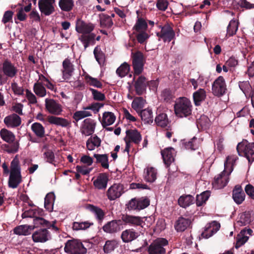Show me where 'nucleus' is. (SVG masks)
<instances>
[{"label": "nucleus", "instance_id": "obj_1", "mask_svg": "<svg viewBox=\"0 0 254 254\" xmlns=\"http://www.w3.org/2000/svg\"><path fill=\"white\" fill-rule=\"evenodd\" d=\"M94 29L95 25L91 22H85L81 19L76 21L75 30L81 34L78 39L83 44L85 49L95 43L96 34L93 32Z\"/></svg>", "mask_w": 254, "mask_h": 254}, {"label": "nucleus", "instance_id": "obj_2", "mask_svg": "<svg viewBox=\"0 0 254 254\" xmlns=\"http://www.w3.org/2000/svg\"><path fill=\"white\" fill-rule=\"evenodd\" d=\"M238 159L236 155H230L226 158L224 163V170L214 177L212 186L215 189H221L225 187L229 180V175L233 171L234 166Z\"/></svg>", "mask_w": 254, "mask_h": 254}, {"label": "nucleus", "instance_id": "obj_3", "mask_svg": "<svg viewBox=\"0 0 254 254\" xmlns=\"http://www.w3.org/2000/svg\"><path fill=\"white\" fill-rule=\"evenodd\" d=\"M3 173L4 175L9 174L8 187L12 189L16 188L22 182L20 162L17 156H16L10 163V170L5 163L2 165Z\"/></svg>", "mask_w": 254, "mask_h": 254}, {"label": "nucleus", "instance_id": "obj_4", "mask_svg": "<svg viewBox=\"0 0 254 254\" xmlns=\"http://www.w3.org/2000/svg\"><path fill=\"white\" fill-rule=\"evenodd\" d=\"M176 116L180 118L187 117L191 114L192 105L190 101L186 97L177 99L174 105Z\"/></svg>", "mask_w": 254, "mask_h": 254}, {"label": "nucleus", "instance_id": "obj_5", "mask_svg": "<svg viewBox=\"0 0 254 254\" xmlns=\"http://www.w3.org/2000/svg\"><path fill=\"white\" fill-rule=\"evenodd\" d=\"M237 150L239 155L245 156L249 162L254 161V142L242 141L237 145Z\"/></svg>", "mask_w": 254, "mask_h": 254}, {"label": "nucleus", "instance_id": "obj_6", "mask_svg": "<svg viewBox=\"0 0 254 254\" xmlns=\"http://www.w3.org/2000/svg\"><path fill=\"white\" fill-rule=\"evenodd\" d=\"M64 251L69 254H85L86 253V249L77 240L68 241L65 244Z\"/></svg>", "mask_w": 254, "mask_h": 254}, {"label": "nucleus", "instance_id": "obj_7", "mask_svg": "<svg viewBox=\"0 0 254 254\" xmlns=\"http://www.w3.org/2000/svg\"><path fill=\"white\" fill-rule=\"evenodd\" d=\"M126 191L125 186L121 183H115L109 188L106 195L110 200L119 198Z\"/></svg>", "mask_w": 254, "mask_h": 254}, {"label": "nucleus", "instance_id": "obj_8", "mask_svg": "<svg viewBox=\"0 0 254 254\" xmlns=\"http://www.w3.org/2000/svg\"><path fill=\"white\" fill-rule=\"evenodd\" d=\"M126 134L128 140H126V147L124 151L128 153L131 142L135 144H139L142 140V136L140 132L136 129L127 130Z\"/></svg>", "mask_w": 254, "mask_h": 254}, {"label": "nucleus", "instance_id": "obj_9", "mask_svg": "<svg viewBox=\"0 0 254 254\" xmlns=\"http://www.w3.org/2000/svg\"><path fill=\"white\" fill-rule=\"evenodd\" d=\"M226 84L225 79L223 76H219L212 84V93L215 96L221 97L226 93Z\"/></svg>", "mask_w": 254, "mask_h": 254}, {"label": "nucleus", "instance_id": "obj_10", "mask_svg": "<svg viewBox=\"0 0 254 254\" xmlns=\"http://www.w3.org/2000/svg\"><path fill=\"white\" fill-rule=\"evenodd\" d=\"M168 244V241L164 238H158L149 246V254H164L165 250L164 247Z\"/></svg>", "mask_w": 254, "mask_h": 254}, {"label": "nucleus", "instance_id": "obj_11", "mask_svg": "<svg viewBox=\"0 0 254 254\" xmlns=\"http://www.w3.org/2000/svg\"><path fill=\"white\" fill-rule=\"evenodd\" d=\"M46 110L51 114L59 116L61 115L63 110L61 104L58 101L51 98L45 100Z\"/></svg>", "mask_w": 254, "mask_h": 254}, {"label": "nucleus", "instance_id": "obj_12", "mask_svg": "<svg viewBox=\"0 0 254 254\" xmlns=\"http://www.w3.org/2000/svg\"><path fill=\"white\" fill-rule=\"evenodd\" d=\"M132 66L134 71V74H140L143 70L144 59L143 55L140 52L132 53Z\"/></svg>", "mask_w": 254, "mask_h": 254}, {"label": "nucleus", "instance_id": "obj_13", "mask_svg": "<svg viewBox=\"0 0 254 254\" xmlns=\"http://www.w3.org/2000/svg\"><path fill=\"white\" fill-rule=\"evenodd\" d=\"M157 35L164 42H170L174 38L175 33L172 27L167 24L161 27V31L157 33Z\"/></svg>", "mask_w": 254, "mask_h": 254}, {"label": "nucleus", "instance_id": "obj_14", "mask_svg": "<svg viewBox=\"0 0 254 254\" xmlns=\"http://www.w3.org/2000/svg\"><path fill=\"white\" fill-rule=\"evenodd\" d=\"M150 203L149 200L146 197H140L131 199L128 204V208L132 210H141L147 207Z\"/></svg>", "mask_w": 254, "mask_h": 254}, {"label": "nucleus", "instance_id": "obj_15", "mask_svg": "<svg viewBox=\"0 0 254 254\" xmlns=\"http://www.w3.org/2000/svg\"><path fill=\"white\" fill-rule=\"evenodd\" d=\"M96 122L95 120L87 118L82 122L80 131L82 134L85 136L92 135L95 131Z\"/></svg>", "mask_w": 254, "mask_h": 254}, {"label": "nucleus", "instance_id": "obj_16", "mask_svg": "<svg viewBox=\"0 0 254 254\" xmlns=\"http://www.w3.org/2000/svg\"><path fill=\"white\" fill-rule=\"evenodd\" d=\"M55 0H40L38 2L39 9L45 15H49L55 10Z\"/></svg>", "mask_w": 254, "mask_h": 254}, {"label": "nucleus", "instance_id": "obj_17", "mask_svg": "<svg viewBox=\"0 0 254 254\" xmlns=\"http://www.w3.org/2000/svg\"><path fill=\"white\" fill-rule=\"evenodd\" d=\"M74 70V66L70 59H65L63 62V78L65 80H69L73 75Z\"/></svg>", "mask_w": 254, "mask_h": 254}, {"label": "nucleus", "instance_id": "obj_18", "mask_svg": "<svg viewBox=\"0 0 254 254\" xmlns=\"http://www.w3.org/2000/svg\"><path fill=\"white\" fill-rule=\"evenodd\" d=\"M253 232L251 229H244L241 230L236 237V248L238 249L244 245L248 241L250 236L252 235Z\"/></svg>", "mask_w": 254, "mask_h": 254}, {"label": "nucleus", "instance_id": "obj_19", "mask_svg": "<svg viewBox=\"0 0 254 254\" xmlns=\"http://www.w3.org/2000/svg\"><path fill=\"white\" fill-rule=\"evenodd\" d=\"M220 225L216 221H212L207 224L205 227L204 231L202 233V237L208 239L216 233L220 229Z\"/></svg>", "mask_w": 254, "mask_h": 254}, {"label": "nucleus", "instance_id": "obj_20", "mask_svg": "<svg viewBox=\"0 0 254 254\" xmlns=\"http://www.w3.org/2000/svg\"><path fill=\"white\" fill-rule=\"evenodd\" d=\"M50 238V233L46 229H39L32 234V239L34 242L44 243L49 240Z\"/></svg>", "mask_w": 254, "mask_h": 254}, {"label": "nucleus", "instance_id": "obj_21", "mask_svg": "<svg viewBox=\"0 0 254 254\" xmlns=\"http://www.w3.org/2000/svg\"><path fill=\"white\" fill-rule=\"evenodd\" d=\"M3 122L7 127L14 128L20 125L21 120L18 115L12 114L5 117Z\"/></svg>", "mask_w": 254, "mask_h": 254}, {"label": "nucleus", "instance_id": "obj_22", "mask_svg": "<svg viewBox=\"0 0 254 254\" xmlns=\"http://www.w3.org/2000/svg\"><path fill=\"white\" fill-rule=\"evenodd\" d=\"M108 181V175L106 173H101L93 181V185L98 190H104L107 187Z\"/></svg>", "mask_w": 254, "mask_h": 254}, {"label": "nucleus", "instance_id": "obj_23", "mask_svg": "<svg viewBox=\"0 0 254 254\" xmlns=\"http://www.w3.org/2000/svg\"><path fill=\"white\" fill-rule=\"evenodd\" d=\"M122 220L126 224L131 226L142 227L144 223L143 218L136 216L126 215L122 217Z\"/></svg>", "mask_w": 254, "mask_h": 254}, {"label": "nucleus", "instance_id": "obj_24", "mask_svg": "<svg viewBox=\"0 0 254 254\" xmlns=\"http://www.w3.org/2000/svg\"><path fill=\"white\" fill-rule=\"evenodd\" d=\"M175 150L173 148L169 147L165 149L161 152V154L164 163L167 167L174 161Z\"/></svg>", "mask_w": 254, "mask_h": 254}, {"label": "nucleus", "instance_id": "obj_25", "mask_svg": "<svg viewBox=\"0 0 254 254\" xmlns=\"http://www.w3.org/2000/svg\"><path fill=\"white\" fill-rule=\"evenodd\" d=\"M139 235L133 229H127L123 231L121 234V238L124 243H128L136 239Z\"/></svg>", "mask_w": 254, "mask_h": 254}, {"label": "nucleus", "instance_id": "obj_26", "mask_svg": "<svg viewBox=\"0 0 254 254\" xmlns=\"http://www.w3.org/2000/svg\"><path fill=\"white\" fill-rule=\"evenodd\" d=\"M147 86V81L145 77L139 76L134 83L135 92L137 95L143 94Z\"/></svg>", "mask_w": 254, "mask_h": 254}, {"label": "nucleus", "instance_id": "obj_27", "mask_svg": "<svg viewBox=\"0 0 254 254\" xmlns=\"http://www.w3.org/2000/svg\"><path fill=\"white\" fill-rule=\"evenodd\" d=\"M101 139L96 135L90 136L86 142L87 150L93 151L101 146Z\"/></svg>", "mask_w": 254, "mask_h": 254}, {"label": "nucleus", "instance_id": "obj_28", "mask_svg": "<svg viewBox=\"0 0 254 254\" xmlns=\"http://www.w3.org/2000/svg\"><path fill=\"white\" fill-rule=\"evenodd\" d=\"M233 198L238 204H241L245 200V194L241 186H236L233 190Z\"/></svg>", "mask_w": 254, "mask_h": 254}, {"label": "nucleus", "instance_id": "obj_29", "mask_svg": "<svg viewBox=\"0 0 254 254\" xmlns=\"http://www.w3.org/2000/svg\"><path fill=\"white\" fill-rule=\"evenodd\" d=\"M47 120L50 124L62 127H67L70 124V122L67 120L55 116H49Z\"/></svg>", "mask_w": 254, "mask_h": 254}, {"label": "nucleus", "instance_id": "obj_30", "mask_svg": "<svg viewBox=\"0 0 254 254\" xmlns=\"http://www.w3.org/2000/svg\"><path fill=\"white\" fill-rule=\"evenodd\" d=\"M120 221L113 220L108 222L103 227L104 232L108 233H114L120 230Z\"/></svg>", "mask_w": 254, "mask_h": 254}, {"label": "nucleus", "instance_id": "obj_31", "mask_svg": "<svg viewBox=\"0 0 254 254\" xmlns=\"http://www.w3.org/2000/svg\"><path fill=\"white\" fill-rule=\"evenodd\" d=\"M157 170L152 167H148L144 170V178L146 182L152 183L157 178Z\"/></svg>", "mask_w": 254, "mask_h": 254}, {"label": "nucleus", "instance_id": "obj_32", "mask_svg": "<svg viewBox=\"0 0 254 254\" xmlns=\"http://www.w3.org/2000/svg\"><path fill=\"white\" fill-rule=\"evenodd\" d=\"M34 229V227L32 225H22L16 227L13 229V232L18 235L27 236L30 234Z\"/></svg>", "mask_w": 254, "mask_h": 254}, {"label": "nucleus", "instance_id": "obj_33", "mask_svg": "<svg viewBox=\"0 0 254 254\" xmlns=\"http://www.w3.org/2000/svg\"><path fill=\"white\" fill-rule=\"evenodd\" d=\"M141 120L145 124H151L153 122V116L152 110L147 108L141 110L139 113Z\"/></svg>", "mask_w": 254, "mask_h": 254}, {"label": "nucleus", "instance_id": "obj_34", "mask_svg": "<svg viewBox=\"0 0 254 254\" xmlns=\"http://www.w3.org/2000/svg\"><path fill=\"white\" fill-rule=\"evenodd\" d=\"M190 221L188 218L180 217L175 224V228L177 232L185 231L190 225Z\"/></svg>", "mask_w": 254, "mask_h": 254}, {"label": "nucleus", "instance_id": "obj_35", "mask_svg": "<svg viewBox=\"0 0 254 254\" xmlns=\"http://www.w3.org/2000/svg\"><path fill=\"white\" fill-rule=\"evenodd\" d=\"M33 91L36 95L39 97L43 98L46 96L47 90L42 82L39 81L34 83Z\"/></svg>", "mask_w": 254, "mask_h": 254}, {"label": "nucleus", "instance_id": "obj_36", "mask_svg": "<svg viewBox=\"0 0 254 254\" xmlns=\"http://www.w3.org/2000/svg\"><path fill=\"white\" fill-rule=\"evenodd\" d=\"M116 116L110 112H106L103 113L101 124L104 127L112 125L115 121Z\"/></svg>", "mask_w": 254, "mask_h": 254}, {"label": "nucleus", "instance_id": "obj_37", "mask_svg": "<svg viewBox=\"0 0 254 254\" xmlns=\"http://www.w3.org/2000/svg\"><path fill=\"white\" fill-rule=\"evenodd\" d=\"M0 136L3 141L8 143H13L15 138L13 132L4 128L0 130Z\"/></svg>", "mask_w": 254, "mask_h": 254}, {"label": "nucleus", "instance_id": "obj_38", "mask_svg": "<svg viewBox=\"0 0 254 254\" xmlns=\"http://www.w3.org/2000/svg\"><path fill=\"white\" fill-rule=\"evenodd\" d=\"M31 128L34 134L38 137L42 138L45 135L44 127L39 123H34L32 124Z\"/></svg>", "mask_w": 254, "mask_h": 254}, {"label": "nucleus", "instance_id": "obj_39", "mask_svg": "<svg viewBox=\"0 0 254 254\" xmlns=\"http://www.w3.org/2000/svg\"><path fill=\"white\" fill-rule=\"evenodd\" d=\"M206 98V92L203 89H199L193 94L194 104L199 106Z\"/></svg>", "mask_w": 254, "mask_h": 254}, {"label": "nucleus", "instance_id": "obj_40", "mask_svg": "<svg viewBox=\"0 0 254 254\" xmlns=\"http://www.w3.org/2000/svg\"><path fill=\"white\" fill-rule=\"evenodd\" d=\"M251 222V214L248 212H244L239 215L236 224L239 226H244L249 224Z\"/></svg>", "mask_w": 254, "mask_h": 254}, {"label": "nucleus", "instance_id": "obj_41", "mask_svg": "<svg viewBox=\"0 0 254 254\" xmlns=\"http://www.w3.org/2000/svg\"><path fill=\"white\" fill-rule=\"evenodd\" d=\"M93 223L88 221L84 222H74L72 228L74 231L85 230L89 228Z\"/></svg>", "mask_w": 254, "mask_h": 254}, {"label": "nucleus", "instance_id": "obj_42", "mask_svg": "<svg viewBox=\"0 0 254 254\" xmlns=\"http://www.w3.org/2000/svg\"><path fill=\"white\" fill-rule=\"evenodd\" d=\"M87 209L94 214L97 219L102 221L104 217L105 213L102 209L92 204H89Z\"/></svg>", "mask_w": 254, "mask_h": 254}, {"label": "nucleus", "instance_id": "obj_43", "mask_svg": "<svg viewBox=\"0 0 254 254\" xmlns=\"http://www.w3.org/2000/svg\"><path fill=\"white\" fill-rule=\"evenodd\" d=\"M193 197L190 195H182L178 199L179 205L184 208L189 206L192 204Z\"/></svg>", "mask_w": 254, "mask_h": 254}, {"label": "nucleus", "instance_id": "obj_44", "mask_svg": "<svg viewBox=\"0 0 254 254\" xmlns=\"http://www.w3.org/2000/svg\"><path fill=\"white\" fill-rule=\"evenodd\" d=\"M55 198V195L52 192L48 193L45 198V208L49 211H52L53 209Z\"/></svg>", "mask_w": 254, "mask_h": 254}, {"label": "nucleus", "instance_id": "obj_45", "mask_svg": "<svg viewBox=\"0 0 254 254\" xmlns=\"http://www.w3.org/2000/svg\"><path fill=\"white\" fill-rule=\"evenodd\" d=\"M145 103V101L142 97L135 98L131 104L132 108L137 113H140V110L142 109Z\"/></svg>", "mask_w": 254, "mask_h": 254}, {"label": "nucleus", "instance_id": "obj_46", "mask_svg": "<svg viewBox=\"0 0 254 254\" xmlns=\"http://www.w3.org/2000/svg\"><path fill=\"white\" fill-rule=\"evenodd\" d=\"M97 163H100L102 167L105 169L109 168L108 157L107 154H94Z\"/></svg>", "mask_w": 254, "mask_h": 254}, {"label": "nucleus", "instance_id": "obj_47", "mask_svg": "<svg viewBox=\"0 0 254 254\" xmlns=\"http://www.w3.org/2000/svg\"><path fill=\"white\" fill-rule=\"evenodd\" d=\"M130 70V65L127 63L125 62L122 64L117 69V74L121 77L126 76Z\"/></svg>", "mask_w": 254, "mask_h": 254}, {"label": "nucleus", "instance_id": "obj_48", "mask_svg": "<svg viewBox=\"0 0 254 254\" xmlns=\"http://www.w3.org/2000/svg\"><path fill=\"white\" fill-rule=\"evenodd\" d=\"M210 195L209 191H205L199 195H197L196 204L198 206L202 205L206 202Z\"/></svg>", "mask_w": 254, "mask_h": 254}, {"label": "nucleus", "instance_id": "obj_49", "mask_svg": "<svg viewBox=\"0 0 254 254\" xmlns=\"http://www.w3.org/2000/svg\"><path fill=\"white\" fill-rule=\"evenodd\" d=\"M238 21L232 19L229 22V24L227 27V35L229 36H232L236 33L238 28Z\"/></svg>", "mask_w": 254, "mask_h": 254}, {"label": "nucleus", "instance_id": "obj_50", "mask_svg": "<svg viewBox=\"0 0 254 254\" xmlns=\"http://www.w3.org/2000/svg\"><path fill=\"white\" fill-rule=\"evenodd\" d=\"M147 27V24L145 20L139 18L133 27V29L137 32L145 31Z\"/></svg>", "mask_w": 254, "mask_h": 254}, {"label": "nucleus", "instance_id": "obj_51", "mask_svg": "<svg viewBox=\"0 0 254 254\" xmlns=\"http://www.w3.org/2000/svg\"><path fill=\"white\" fill-rule=\"evenodd\" d=\"M85 80L86 82L90 86L98 88L102 87V83L98 79L92 77L88 74L85 75Z\"/></svg>", "mask_w": 254, "mask_h": 254}, {"label": "nucleus", "instance_id": "obj_52", "mask_svg": "<svg viewBox=\"0 0 254 254\" xmlns=\"http://www.w3.org/2000/svg\"><path fill=\"white\" fill-rule=\"evenodd\" d=\"M156 124L161 127H165L168 124V119L166 114L162 113L158 115L155 119Z\"/></svg>", "mask_w": 254, "mask_h": 254}, {"label": "nucleus", "instance_id": "obj_53", "mask_svg": "<svg viewBox=\"0 0 254 254\" xmlns=\"http://www.w3.org/2000/svg\"><path fill=\"white\" fill-rule=\"evenodd\" d=\"M59 5L61 9L65 11H69L73 6V0H60Z\"/></svg>", "mask_w": 254, "mask_h": 254}, {"label": "nucleus", "instance_id": "obj_54", "mask_svg": "<svg viewBox=\"0 0 254 254\" xmlns=\"http://www.w3.org/2000/svg\"><path fill=\"white\" fill-rule=\"evenodd\" d=\"M91 115L92 114L90 112L84 109V110L76 111L73 115V119L76 122H78L84 118L91 116Z\"/></svg>", "mask_w": 254, "mask_h": 254}, {"label": "nucleus", "instance_id": "obj_55", "mask_svg": "<svg viewBox=\"0 0 254 254\" xmlns=\"http://www.w3.org/2000/svg\"><path fill=\"white\" fill-rule=\"evenodd\" d=\"M44 160L50 164L56 166V161L54 152L51 150H47L43 154Z\"/></svg>", "mask_w": 254, "mask_h": 254}, {"label": "nucleus", "instance_id": "obj_56", "mask_svg": "<svg viewBox=\"0 0 254 254\" xmlns=\"http://www.w3.org/2000/svg\"><path fill=\"white\" fill-rule=\"evenodd\" d=\"M239 86L246 96L251 95L252 92V87L249 81L240 82Z\"/></svg>", "mask_w": 254, "mask_h": 254}, {"label": "nucleus", "instance_id": "obj_57", "mask_svg": "<svg viewBox=\"0 0 254 254\" xmlns=\"http://www.w3.org/2000/svg\"><path fill=\"white\" fill-rule=\"evenodd\" d=\"M25 97L28 101V105L31 106L32 105H36L38 101L36 95L33 94L29 89L25 90Z\"/></svg>", "mask_w": 254, "mask_h": 254}, {"label": "nucleus", "instance_id": "obj_58", "mask_svg": "<svg viewBox=\"0 0 254 254\" xmlns=\"http://www.w3.org/2000/svg\"><path fill=\"white\" fill-rule=\"evenodd\" d=\"M11 88L14 95L22 96L25 92V90L23 86H20L16 82H12L11 84Z\"/></svg>", "mask_w": 254, "mask_h": 254}, {"label": "nucleus", "instance_id": "obj_59", "mask_svg": "<svg viewBox=\"0 0 254 254\" xmlns=\"http://www.w3.org/2000/svg\"><path fill=\"white\" fill-rule=\"evenodd\" d=\"M118 242L116 240H108L106 242L104 246L105 253H109L113 251L118 246Z\"/></svg>", "mask_w": 254, "mask_h": 254}, {"label": "nucleus", "instance_id": "obj_60", "mask_svg": "<svg viewBox=\"0 0 254 254\" xmlns=\"http://www.w3.org/2000/svg\"><path fill=\"white\" fill-rule=\"evenodd\" d=\"M33 223L34 225L32 226L34 227V228L35 227H38L40 225L47 227L51 226V224L49 221L45 220L42 217H39L38 216L33 219Z\"/></svg>", "mask_w": 254, "mask_h": 254}, {"label": "nucleus", "instance_id": "obj_61", "mask_svg": "<svg viewBox=\"0 0 254 254\" xmlns=\"http://www.w3.org/2000/svg\"><path fill=\"white\" fill-rule=\"evenodd\" d=\"M40 213H41V210H40L38 209H36V208L31 209L26 211H25L22 214V217L23 218L33 217V218H36V217L40 215Z\"/></svg>", "mask_w": 254, "mask_h": 254}, {"label": "nucleus", "instance_id": "obj_62", "mask_svg": "<svg viewBox=\"0 0 254 254\" xmlns=\"http://www.w3.org/2000/svg\"><path fill=\"white\" fill-rule=\"evenodd\" d=\"M94 54L96 61L99 64H101L104 63L105 59L104 55L98 47H96L94 49Z\"/></svg>", "mask_w": 254, "mask_h": 254}, {"label": "nucleus", "instance_id": "obj_63", "mask_svg": "<svg viewBox=\"0 0 254 254\" xmlns=\"http://www.w3.org/2000/svg\"><path fill=\"white\" fill-rule=\"evenodd\" d=\"M171 1H172V0H157L156 7L159 10L165 11Z\"/></svg>", "mask_w": 254, "mask_h": 254}, {"label": "nucleus", "instance_id": "obj_64", "mask_svg": "<svg viewBox=\"0 0 254 254\" xmlns=\"http://www.w3.org/2000/svg\"><path fill=\"white\" fill-rule=\"evenodd\" d=\"M23 105L21 103H14L12 104L11 110L13 112L16 113L17 115H23Z\"/></svg>", "mask_w": 254, "mask_h": 254}]
</instances>
